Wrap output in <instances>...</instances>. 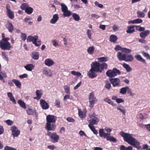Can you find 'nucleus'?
Segmentation results:
<instances>
[{"instance_id":"1","label":"nucleus","mask_w":150,"mask_h":150,"mask_svg":"<svg viewBox=\"0 0 150 150\" xmlns=\"http://www.w3.org/2000/svg\"><path fill=\"white\" fill-rule=\"evenodd\" d=\"M120 134L123 138L125 142L138 150L147 149L148 148L147 144H144L143 146V148L142 149L139 142L133 138L132 134L125 133L123 131H121Z\"/></svg>"},{"instance_id":"2","label":"nucleus","mask_w":150,"mask_h":150,"mask_svg":"<svg viewBox=\"0 0 150 150\" xmlns=\"http://www.w3.org/2000/svg\"><path fill=\"white\" fill-rule=\"evenodd\" d=\"M117 57L120 61H125L128 62H132L134 59V58L132 54H122L120 52L117 53Z\"/></svg>"},{"instance_id":"3","label":"nucleus","mask_w":150,"mask_h":150,"mask_svg":"<svg viewBox=\"0 0 150 150\" xmlns=\"http://www.w3.org/2000/svg\"><path fill=\"white\" fill-rule=\"evenodd\" d=\"M120 74V71L116 68H113L112 70H108L106 73V75L109 77H114Z\"/></svg>"},{"instance_id":"4","label":"nucleus","mask_w":150,"mask_h":150,"mask_svg":"<svg viewBox=\"0 0 150 150\" xmlns=\"http://www.w3.org/2000/svg\"><path fill=\"white\" fill-rule=\"evenodd\" d=\"M47 135L49 136L52 142L54 143L58 142L59 137L56 133L53 132L52 133L50 132H48Z\"/></svg>"},{"instance_id":"5","label":"nucleus","mask_w":150,"mask_h":150,"mask_svg":"<svg viewBox=\"0 0 150 150\" xmlns=\"http://www.w3.org/2000/svg\"><path fill=\"white\" fill-rule=\"evenodd\" d=\"M38 38V36H34V37L31 36H29L27 38V41L28 42H32L36 46L39 47L41 45V41H37Z\"/></svg>"},{"instance_id":"6","label":"nucleus","mask_w":150,"mask_h":150,"mask_svg":"<svg viewBox=\"0 0 150 150\" xmlns=\"http://www.w3.org/2000/svg\"><path fill=\"white\" fill-rule=\"evenodd\" d=\"M0 47L3 50H10L12 48L10 42H7L2 40H0Z\"/></svg>"},{"instance_id":"7","label":"nucleus","mask_w":150,"mask_h":150,"mask_svg":"<svg viewBox=\"0 0 150 150\" xmlns=\"http://www.w3.org/2000/svg\"><path fill=\"white\" fill-rule=\"evenodd\" d=\"M45 128L48 132L54 131L56 128L55 123L46 122Z\"/></svg>"},{"instance_id":"8","label":"nucleus","mask_w":150,"mask_h":150,"mask_svg":"<svg viewBox=\"0 0 150 150\" xmlns=\"http://www.w3.org/2000/svg\"><path fill=\"white\" fill-rule=\"evenodd\" d=\"M6 13L7 16L11 19H13L14 17V12L11 9L10 6L9 4H7L6 7Z\"/></svg>"},{"instance_id":"9","label":"nucleus","mask_w":150,"mask_h":150,"mask_svg":"<svg viewBox=\"0 0 150 150\" xmlns=\"http://www.w3.org/2000/svg\"><path fill=\"white\" fill-rule=\"evenodd\" d=\"M100 63L97 62H93L91 65V68L96 71V72L101 73V71H100Z\"/></svg>"},{"instance_id":"10","label":"nucleus","mask_w":150,"mask_h":150,"mask_svg":"<svg viewBox=\"0 0 150 150\" xmlns=\"http://www.w3.org/2000/svg\"><path fill=\"white\" fill-rule=\"evenodd\" d=\"M110 81L114 87L120 86V80L118 78H111L110 79Z\"/></svg>"},{"instance_id":"11","label":"nucleus","mask_w":150,"mask_h":150,"mask_svg":"<svg viewBox=\"0 0 150 150\" xmlns=\"http://www.w3.org/2000/svg\"><path fill=\"white\" fill-rule=\"evenodd\" d=\"M57 117L53 115H49L46 116L47 122L56 123Z\"/></svg>"},{"instance_id":"12","label":"nucleus","mask_w":150,"mask_h":150,"mask_svg":"<svg viewBox=\"0 0 150 150\" xmlns=\"http://www.w3.org/2000/svg\"><path fill=\"white\" fill-rule=\"evenodd\" d=\"M11 130L13 137H17L20 134V131L15 126L13 125L11 128Z\"/></svg>"},{"instance_id":"13","label":"nucleus","mask_w":150,"mask_h":150,"mask_svg":"<svg viewBox=\"0 0 150 150\" xmlns=\"http://www.w3.org/2000/svg\"><path fill=\"white\" fill-rule=\"evenodd\" d=\"M40 104L42 109L44 110H47L49 107V105L48 103L42 99L40 100Z\"/></svg>"},{"instance_id":"14","label":"nucleus","mask_w":150,"mask_h":150,"mask_svg":"<svg viewBox=\"0 0 150 150\" xmlns=\"http://www.w3.org/2000/svg\"><path fill=\"white\" fill-rule=\"evenodd\" d=\"M96 71L91 68L89 71L88 73V76L90 78L93 79L96 77L97 74Z\"/></svg>"},{"instance_id":"15","label":"nucleus","mask_w":150,"mask_h":150,"mask_svg":"<svg viewBox=\"0 0 150 150\" xmlns=\"http://www.w3.org/2000/svg\"><path fill=\"white\" fill-rule=\"evenodd\" d=\"M6 27L10 33H12L14 30V27L12 24L9 20L7 21V23L6 24Z\"/></svg>"},{"instance_id":"16","label":"nucleus","mask_w":150,"mask_h":150,"mask_svg":"<svg viewBox=\"0 0 150 150\" xmlns=\"http://www.w3.org/2000/svg\"><path fill=\"white\" fill-rule=\"evenodd\" d=\"M99 136L104 138H106L108 135H110V133H106L104 132L103 129H100L99 130Z\"/></svg>"},{"instance_id":"17","label":"nucleus","mask_w":150,"mask_h":150,"mask_svg":"<svg viewBox=\"0 0 150 150\" xmlns=\"http://www.w3.org/2000/svg\"><path fill=\"white\" fill-rule=\"evenodd\" d=\"M99 121V119L95 117L88 120L89 124L88 125H97Z\"/></svg>"},{"instance_id":"18","label":"nucleus","mask_w":150,"mask_h":150,"mask_svg":"<svg viewBox=\"0 0 150 150\" xmlns=\"http://www.w3.org/2000/svg\"><path fill=\"white\" fill-rule=\"evenodd\" d=\"M44 63L45 65L47 66L51 67L54 65V62L52 59H47L45 60Z\"/></svg>"},{"instance_id":"19","label":"nucleus","mask_w":150,"mask_h":150,"mask_svg":"<svg viewBox=\"0 0 150 150\" xmlns=\"http://www.w3.org/2000/svg\"><path fill=\"white\" fill-rule=\"evenodd\" d=\"M135 25H130L127 27L126 32L127 33L132 34L135 31Z\"/></svg>"},{"instance_id":"20","label":"nucleus","mask_w":150,"mask_h":150,"mask_svg":"<svg viewBox=\"0 0 150 150\" xmlns=\"http://www.w3.org/2000/svg\"><path fill=\"white\" fill-rule=\"evenodd\" d=\"M42 72L43 74L46 76L51 77L52 75L51 70L50 69L47 70V69H45L43 70Z\"/></svg>"},{"instance_id":"21","label":"nucleus","mask_w":150,"mask_h":150,"mask_svg":"<svg viewBox=\"0 0 150 150\" xmlns=\"http://www.w3.org/2000/svg\"><path fill=\"white\" fill-rule=\"evenodd\" d=\"M59 18L58 15L57 14H55L53 15L52 19L50 21V23H51L54 24L56 23Z\"/></svg>"},{"instance_id":"22","label":"nucleus","mask_w":150,"mask_h":150,"mask_svg":"<svg viewBox=\"0 0 150 150\" xmlns=\"http://www.w3.org/2000/svg\"><path fill=\"white\" fill-rule=\"evenodd\" d=\"M150 31L148 30H146L143 32L139 34L140 37L143 39H144L149 33Z\"/></svg>"},{"instance_id":"23","label":"nucleus","mask_w":150,"mask_h":150,"mask_svg":"<svg viewBox=\"0 0 150 150\" xmlns=\"http://www.w3.org/2000/svg\"><path fill=\"white\" fill-rule=\"evenodd\" d=\"M135 58L138 61L144 63H146L145 60L143 59L139 54H137L135 55Z\"/></svg>"},{"instance_id":"24","label":"nucleus","mask_w":150,"mask_h":150,"mask_svg":"<svg viewBox=\"0 0 150 150\" xmlns=\"http://www.w3.org/2000/svg\"><path fill=\"white\" fill-rule=\"evenodd\" d=\"M142 22V20L140 18H137V19L134 20L132 21H128V23L130 24H136L140 23Z\"/></svg>"},{"instance_id":"25","label":"nucleus","mask_w":150,"mask_h":150,"mask_svg":"<svg viewBox=\"0 0 150 150\" xmlns=\"http://www.w3.org/2000/svg\"><path fill=\"white\" fill-rule=\"evenodd\" d=\"M35 66L32 64H28L24 66L25 69L29 71H31L34 68Z\"/></svg>"},{"instance_id":"26","label":"nucleus","mask_w":150,"mask_h":150,"mask_svg":"<svg viewBox=\"0 0 150 150\" xmlns=\"http://www.w3.org/2000/svg\"><path fill=\"white\" fill-rule=\"evenodd\" d=\"M86 112H83L81 111L80 109H78V114L80 118L81 119H82L86 116Z\"/></svg>"},{"instance_id":"27","label":"nucleus","mask_w":150,"mask_h":150,"mask_svg":"<svg viewBox=\"0 0 150 150\" xmlns=\"http://www.w3.org/2000/svg\"><path fill=\"white\" fill-rule=\"evenodd\" d=\"M108 67V65L105 63L104 62L102 63H100V68L101 72L104 69H106Z\"/></svg>"},{"instance_id":"28","label":"nucleus","mask_w":150,"mask_h":150,"mask_svg":"<svg viewBox=\"0 0 150 150\" xmlns=\"http://www.w3.org/2000/svg\"><path fill=\"white\" fill-rule=\"evenodd\" d=\"M117 40V38L116 36L112 35L110 37V41L111 42H115Z\"/></svg>"},{"instance_id":"29","label":"nucleus","mask_w":150,"mask_h":150,"mask_svg":"<svg viewBox=\"0 0 150 150\" xmlns=\"http://www.w3.org/2000/svg\"><path fill=\"white\" fill-rule=\"evenodd\" d=\"M39 53L38 52H33L32 53V58L35 60H38L39 58Z\"/></svg>"},{"instance_id":"30","label":"nucleus","mask_w":150,"mask_h":150,"mask_svg":"<svg viewBox=\"0 0 150 150\" xmlns=\"http://www.w3.org/2000/svg\"><path fill=\"white\" fill-rule=\"evenodd\" d=\"M122 66L126 69L127 72H129L132 70V68L129 67V65L126 63L123 64Z\"/></svg>"},{"instance_id":"31","label":"nucleus","mask_w":150,"mask_h":150,"mask_svg":"<svg viewBox=\"0 0 150 150\" xmlns=\"http://www.w3.org/2000/svg\"><path fill=\"white\" fill-rule=\"evenodd\" d=\"M12 81L14 83L15 85L18 88H20L21 86V82L18 80L16 79H13Z\"/></svg>"},{"instance_id":"32","label":"nucleus","mask_w":150,"mask_h":150,"mask_svg":"<svg viewBox=\"0 0 150 150\" xmlns=\"http://www.w3.org/2000/svg\"><path fill=\"white\" fill-rule=\"evenodd\" d=\"M18 103L20 105V106L22 108L24 109L26 108V107L25 103L22 100H19L18 101Z\"/></svg>"},{"instance_id":"33","label":"nucleus","mask_w":150,"mask_h":150,"mask_svg":"<svg viewBox=\"0 0 150 150\" xmlns=\"http://www.w3.org/2000/svg\"><path fill=\"white\" fill-rule=\"evenodd\" d=\"M98 61L100 62H103L108 61V58L107 57H101L98 58Z\"/></svg>"},{"instance_id":"34","label":"nucleus","mask_w":150,"mask_h":150,"mask_svg":"<svg viewBox=\"0 0 150 150\" xmlns=\"http://www.w3.org/2000/svg\"><path fill=\"white\" fill-rule=\"evenodd\" d=\"M110 135H108L106 138L107 140L110 141L111 142H117V139L113 137H111Z\"/></svg>"},{"instance_id":"35","label":"nucleus","mask_w":150,"mask_h":150,"mask_svg":"<svg viewBox=\"0 0 150 150\" xmlns=\"http://www.w3.org/2000/svg\"><path fill=\"white\" fill-rule=\"evenodd\" d=\"M129 88L128 86H126L125 87H123L121 88L120 93L122 94H125L126 93L127 89Z\"/></svg>"},{"instance_id":"36","label":"nucleus","mask_w":150,"mask_h":150,"mask_svg":"<svg viewBox=\"0 0 150 150\" xmlns=\"http://www.w3.org/2000/svg\"><path fill=\"white\" fill-rule=\"evenodd\" d=\"M36 93L37 96L34 98V99L38 100L40 98L42 94L41 93V91L39 90H37Z\"/></svg>"},{"instance_id":"37","label":"nucleus","mask_w":150,"mask_h":150,"mask_svg":"<svg viewBox=\"0 0 150 150\" xmlns=\"http://www.w3.org/2000/svg\"><path fill=\"white\" fill-rule=\"evenodd\" d=\"M33 8L29 6L25 10V12L28 14H30L33 12Z\"/></svg>"},{"instance_id":"38","label":"nucleus","mask_w":150,"mask_h":150,"mask_svg":"<svg viewBox=\"0 0 150 150\" xmlns=\"http://www.w3.org/2000/svg\"><path fill=\"white\" fill-rule=\"evenodd\" d=\"M104 101L105 102L108 103V104L111 105L113 106H115V105L114 103L111 101V100L109 98H106L104 100Z\"/></svg>"},{"instance_id":"39","label":"nucleus","mask_w":150,"mask_h":150,"mask_svg":"<svg viewBox=\"0 0 150 150\" xmlns=\"http://www.w3.org/2000/svg\"><path fill=\"white\" fill-rule=\"evenodd\" d=\"M72 17L74 20L76 21H78L80 20V17L79 15L75 13H73L72 14Z\"/></svg>"},{"instance_id":"40","label":"nucleus","mask_w":150,"mask_h":150,"mask_svg":"<svg viewBox=\"0 0 150 150\" xmlns=\"http://www.w3.org/2000/svg\"><path fill=\"white\" fill-rule=\"evenodd\" d=\"M95 47L94 46H92L89 47L87 49V51L88 54H92L95 50Z\"/></svg>"},{"instance_id":"41","label":"nucleus","mask_w":150,"mask_h":150,"mask_svg":"<svg viewBox=\"0 0 150 150\" xmlns=\"http://www.w3.org/2000/svg\"><path fill=\"white\" fill-rule=\"evenodd\" d=\"M60 5L61 6L62 11L63 12H64L65 11L68 10L67 7L64 4L62 3Z\"/></svg>"},{"instance_id":"42","label":"nucleus","mask_w":150,"mask_h":150,"mask_svg":"<svg viewBox=\"0 0 150 150\" xmlns=\"http://www.w3.org/2000/svg\"><path fill=\"white\" fill-rule=\"evenodd\" d=\"M88 99L90 100L97 99L96 97L95 96L93 92H91L90 93L88 97Z\"/></svg>"},{"instance_id":"43","label":"nucleus","mask_w":150,"mask_h":150,"mask_svg":"<svg viewBox=\"0 0 150 150\" xmlns=\"http://www.w3.org/2000/svg\"><path fill=\"white\" fill-rule=\"evenodd\" d=\"M97 101V100H91L89 101V106L91 108H92L96 102Z\"/></svg>"},{"instance_id":"44","label":"nucleus","mask_w":150,"mask_h":150,"mask_svg":"<svg viewBox=\"0 0 150 150\" xmlns=\"http://www.w3.org/2000/svg\"><path fill=\"white\" fill-rule=\"evenodd\" d=\"M29 6L27 4L23 3L21 6L20 8L22 10H25Z\"/></svg>"},{"instance_id":"45","label":"nucleus","mask_w":150,"mask_h":150,"mask_svg":"<svg viewBox=\"0 0 150 150\" xmlns=\"http://www.w3.org/2000/svg\"><path fill=\"white\" fill-rule=\"evenodd\" d=\"M71 73L72 75L75 76H81L80 77L81 78L83 76L81 75V74L79 72H76V71H71Z\"/></svg>"},{"instance_id":"46","label":"nucleus","mask_w":150,"mask_h":150,"mask_svg":"<svg viewBox=\"0 0 150 150\" xmlns=\"http://www.w3.org/2000/svg\"><path fill=\"white\" fill-rule=\"evenodd\" d=\"M71 73L72 75L75 76H81L80 77L81 78L83 76L81 75V74L79 72H76V71H71Z\"/></svg>"},{"instance_id":"47","label":"nucleus","mask_w":150,"mask_h":150,"mask_svg":"<svg viewBox=\"0 0 150 150\" xmlns=\"http://www.w3.org/2000/svg\"><path fill=\"white\" fill-rule=\"evenodd\" d=\"M137 17L139 18H143L145 16L144 13L143 12L138 11L137 12Z\"/></svg>"},{"instance_id":"48","label":"nucleus","mask_w":150,"mask_h":150,"mask_svg":"<svg viewBox=\"0 0 150 150\" xmlns=\"http://www.w3.org/2000/svg\"><path fill=\"white\" fill-rule=\"evenodd\" d=\"M71 15V12L68 10L63 12V15L65 17H69Z\"/></svg>"},{"instance_id":"49","label":"nucleus","mask_w":150,"mask_h":150,"mask_svg":"<svg viewBox=\"0 0 150 150\" xmlns=\"http://www.w3.org/2000/svg\"><path fill=\"white\" fill-rule=\"evenodd\" d=\"M111 87V85L110 83L108 82V81H105V87L108 90H109Z\"/></svg>"},{"instance_id":"50","label":"nucleus","mask_w":150,"mask_h":150,"mask_svg":"<svg viewBox=\"0 0 150 150\" xmlns=\"http://www.w3.org/2000/svg\"><path fill=\"white\" fill-rule=\"evenodd\" d=\"M131 50L126 48H122V52L125 53H130L131 52Z\"/></svg>"},{"instance_id":"51","label":"nucleus","mask_w":150,"mask_h":150,"mask_svg":"<svg viewBox=\"0 0 150 150\" xmlns=\"http://www.w3.org/2000/svg\"><path fill=\"white\" fill-rule=\"evenodd\" d=\"M64 89L66 93L68 94H70V89L69 87L67 86H65L64 87Z\"/></svg>"},{"instance_id":"52","label":"nucleus","mask_w":150,"mask_h":150,"mask_svg":"<svg viewBox=\"0 0 150 150\" xmlns=\"http://www.w3.org/2000/svg\"><path fill=\"white\" fill-rule=\"evenodd\" d=\"M4 150H17V149L14 148L12 147H9L8 146H6L4 148Z\"/></svg>"},{"instance_id":"53","label":"nucleus","mask_w":150,"mask_h":150,"mask_svg":"<svg viewBox=\"0 0 150 150\" xmlns=\"http://www.w3.org/2000/svg\"><path fill=\"white\" fill-rule=\"evenodd\" d=\"M142 53L144 57H146L147 59H150V56L148 53H146L144 51H143L142 52Z\"/></svg>"},{"instance_id":"54","label":"nucleus","mask_w":150,"mask_h":150,"mask_svg":"<svg viewBox=\"0 0 150 150\" xmlns=\"http://www.w3.org/2000/svg\"><path fill=\"white\" fill-rule=\"evenodd\" d=\"M79 134L80 136L82 137L83 136H84L86 137H88L86 134L82 130H81L79 132Z\"/></svg>"},{"instance_id":"55","label":"nucleus","mask_w":150,"mask_h":150,"mask_svg":"<svg viewBox=\"0 0 150 150\" xmlns=\"http://www.w3.org/2000/svg\"><path fill=\"white\" fill-rule=\"evenodd\" d=\"M21 38L23 41H25L26 39L27 36L26 34L24 33H21Z\"/></svg>"},{"instance_id":"56","label":"nucleus","mask_w":150,"mask_h":150,"mask_svg":"<svg viewBox=\"0 0 150 150\" xmlns=\"http://www.w3.org/2000/svg\"><path fill=\"white\" fill-rule=\"evenodd\" d=\"M55 106L57 108H59L60 107V102L59 100H56L55 102Z\"/></svg>"},{"instance_id":"57","label":"nucleus","mask_w":150,"mask_h":150,"mask_svg":"<svg viewBox=\"0 0 150 150\" xmlns=\"http://www.w3.org/2000/svg\"><path fill=\"white\" fill-rule=\"evenodd\" d=\"M67 120L69 122H75V120L72 118L71 117H69L67 118Z\"/></svg>"},{"instance_id":"58","label":"nucleus","mask_w":150,"mask_h":150,"mask_svg":"<svg viewBox=\"0 0 150 150\" xmlns=\"http://www.w3.org/2000/svg\"><path fill=\"white\" fill-rule=\"evenodd\" d=\"M122 48L119 45H117L115 47V50L116 51L121 50L122 51Z\"/></svg>"},{"instance_id":"59","label":"nucleus","mask_w":150,"mask_h":150,"mask_svg":"<svg viewBox=\"0 0 150 150\" xmlns=\"http://www.w3.org/2000/svg\"><path fill=\"white\" fill-rule=\"evenodd\" d=\"M87 35L88 37L90 39H91V30L88 29L87 30Z\"/></svg>"},{"instance_id":"60","label":"nucleus","mask_w":150,"mask_h":150,"mask_svg":"<svg viewBox=\"0 0 150 150\" xmlns=\"http://www.w3.org/2000/svg\"><path fill=\"white\" fill-rule=\"evenodd\" d=\"M27 113L28 115H31L33 114V112L32 110L30 108L28 109L27 110Z\"/></svg>"},{"instance_id":"61","label":"nucleus","mask_w":150,"mask_h":150,"mask_svg":"<svg viewBox=\"0 0 150 150\" xmlns=\"http://www.w3.org/2000/svg\"><path fill=\"white\" fill-rule=\"evenodd\" d=\"M9 125H12L13 123L12 121L8 120L5 121Z\"/></svg>"},{"instance_id":"62","label":"nucleus","mask_w":150,"mask_h":150,"mask_svg":"<svg viewBox=\"0 0 150 150\" xmlns=\"http://www.w3.org/2000/svg\"><path fill=\"white\" fill-rule=\"evenodd\" d=\"M4 132V129L3 126L0 125V135L2 134Z\"/></svg>"},{"instance_id":"63","label":"nucleus","mask_w":150,"mask_h":150,"mask_svg":"<svg viewBox=\"0 0 150 150\" xmlns=\"http://www.w3.org/2000/svg\"><path fill=\"white\" fill-rule=\"evenodd\" d=\"M2 56L3 57L4 59H8V57H7L6 55V53L4 52H1Z\"/></svg>"},{"instance_id":"64","label":"nucleus","mask_w":150,"mask_h":150,"mask_svg":"<svg viewBox=\"0 0 150 150\" xmlns=\"http://www.w3.org/2000/svg\"><path fill=\"white\" fill-rule=\"evenodd\" d=\"M28 75L26 74H24L22 75H20L19 76V77L20 79H22L23 78H26L28 77Z\"/></svg>"}]
</instances>
